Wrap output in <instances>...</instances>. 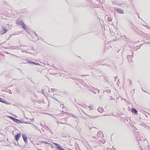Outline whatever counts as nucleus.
Listing matches in <instances>:
<instances>
[{"label":"nucleus","mask_w":150,"mask_h":150,"mask_svg":"<svg viewBox=\"0 0 150 150\" xmlns=\"http://www.w3.org/2000/svg\"><path fill=\"white\" fill-rule=\"evenodd\" d=\"M107 65V66H109V65Z\"/></svg>","instance_id":"obj_51"},{"label":"nucleus","mask_w":150,"mask_h":150,"mask_svg":"<svg viewBox=\"0 0 150 150\" xmlns=\"http://www.w3.org/2000/svg\"><path fill=\"white\" fill-rule=\"evenodd\" d=\"M35 65H40V64L39 63L35 62Z\"/></svg>","instance_id":"obj_27"},{"label":"nucleus","mask_w":150,"mask_h":150,"mask_svg":"<svg viewBox=\"0 0 150 150\" xmlns=\"http://www.w3.org/2000/svg\"><path fill=\"white\" fill-rule=\"evenodd\" d=\"M21 46H25V45H21Z\"/></svg>","instance_id":"obj_45"},{"label":"nucleus","mask_w":150,"mask_h":150,"mask_svg":"<svg viewBox=\"0 0 150 150\" xmlns=\"http://www.w3.org/2000/svg\"><path fill=\"white\" fill-rule=\"evenodd\" d=\"M10 93H12V92H11V90H9L8 91V92Z\"/></svg>","instance_id":"obj_36"},{"label":"nucleus","mask_w":150,"mask_h":150,"mask_svg":"<svg viewBox=\"0 0 150 150\" xmlns=\"http://www.w3.org/2000/svg\"><path fill=\"white\" fill-rule=\"evenodd\" d=\"M27 63H29V64H35V62H34L31 61H28V62Z\"/></svg>","instance_id":"obj_16"},{"label":"nucleus","mask_w":150,"mask_h":150,"mask_svg":"<svg viewBox=\"0 0 150 150\" xmlns=\"http://www.w3.org/2000/svg\"><path fill=\"white\" fill-rule=\"evenodd\" d=\"M37 72H40V73H42V71H38Z\"/></svg>","instance_id":"obj_39"},{"label":"nucleus","mask_w":150,"mask_h":150,"mask_svg":"<svg viewBox=\"0 0 150 150\" xmlns=\"http://www.w3.org/2000/svg\"><path fill=\"white\" fill-rule=\"evenodd\" d=\"M64 119L65 120V121H66V122L67 121V120L65 118H64Z\"/></svg>","instance_id":"obj_46"},{"label":"nucleus","mask_w":150,"mask_h":150,"mask_svg":"<svg viewBox=\"0 0 150 150\" xmlns=\"http://www.w3.org/2000/svg\"><path fill=\"white\" fill-rule=\"evenodd\" d=\"M82 107L85 108H87V106L86 105H83V106H82Z\"/></svg>","instance_id":"obj_31"},{"label":"nucleus","mask_w":150,"mask_h":150,"mask_svg":"<svg viewBox=\"0 0 150 150\" xmlns=\"http://www.w3.org/2000/svg\"><path fill=\"white\" fill-rule=\"evenodd\" d=\"M127 81H128L129 85H131L132 84V81L129 79H128Z\"/></svg>","instance_id":"obj_17"},{"label":"nucleus","mask_w":150,"mask_h":150,"mask_svg":"<svg viewBox=\"0 0 150 150\" xmlns=\"http://www.w3.org/2000/svg\"><path fill=\"white\" fill-rule=\"evenodd\" d=\"M8 117L11 119L13 120L14 122L18 123H22V122L20 120H18L16 118H15L9 116Z\"/></svg>","instance_id":"obj_2"},{"label":"nucleus","mask_w":150,"mask_h":150,"mask_svg":"<svg viewBox=\"0 0 150 150\" xmlns=\"http://www.w3.org/2000/svg\"><path fill=\"white\" fill-rule=\"evenodd\" d=\"M114 9L118 13H120V14H123L124 12L122 10L120 9L117 8H114Z\"/></svg>","instance_id":"obj_4"},{"label":"nucleus","mask_w":150,"mask_h":150,"mask_svg":"<svg viewBox=\"0 0 150 150\" xmlns=\"http://www.w3.org/2000/svg\"><path fill=\"white\" fill-rule=\"evenodd\" d=\"M16 23L18 25L21 26V27L25 29V30L28 27L27 26L25 25L24 22L20 19L16 21Z\"/></svg>","instance_id":"obj_1"},{"label":"nucleus","mask_w":150,"mask_h":150,"mask_svg":"<svg viewBox=\"0 0 150 150\" xmlns=\"http://www.w3.org/2000/svg\"><path fill=\"white\" fill-rule=\"evenodd\" d=\"M117 76H115L114 78V79L115 81L117 79Z\"/></svg>","instance_id":"obj_28"},{"label":"nucleus","mask_w":150,"mask_h":150,"mask_svg":"<svg viewBox=\"0 0 150 150\" xmlns=\"http://www.w3.org/2000/svg\"><path fill=\"white\" fill-rule=\"evenodd\" d=\"M104 115V116H105V115Z\"/></svg>","instance_id":"obj_52"},{"label":"nucleus","mask_w":150,"mask_h":150,"mask_svg":"<svg viewBox=\"0 0 150 150\" xmlns=\"http://www.w3.org/2000/svg\"><path fill=\"white\" fill-rule=\"evenodd\" d=\"M67 114L68 115H69L71 117H74L75 118H76V116L73 114H71V113H67Z\"/></svg>","instance_id":"obj_11"},{"label":"nucleus","mask_w":150,"mask_h":150,"mask_svg":"<svg viewBox=\"0 0 150 150\" xmlns=\"http://www.w3.org/2000/svg\"><path fill=\"white\" fill-rule=\"evenodd\" d=\"M97 110L99 112L101 113L103 112L104 110L103 108L99 107L97 109Z\"/></svg>","instance_id":"obj_10"},{"label":"nucleus","mask_w":150,"mask_h":150,"mask_svg":"<svg viewBox=\"0 0 150 150\" xmlns=\"http://www.w3.org/2000/svg\"><path fill=\"white\" fill-rule=\"evenodd\" d=\"M54 90L53 89L51 88L50 89V90H49L48 91L49 92H50L51 91L52 93V92H54Z\"/></svg>","instance_id":"obj_20"},{"label":"nucleus","mask_w":150,"mask_h":150,"mask_svg":"<svg viewBox=\"0 0 150 150\" xmlns=\"http://www.w3.org/2000/svg\"><path fill=\"white\" fill-rule=\"evenodd\" d=\"M53 144L56 147L57 149L59 150H64L63 148L61 147L60 146L56 143H53Z\"/></svg>","instance_id":"obj_3"},{"label":"nucleus","mask_w":150,"mask_h":150,"mask_svg":"<svg viewBox=\"0 0 150 150\" xmlns=\"http://www.w3.org/2000/svg\"><path fill=\"white\" fill-rule=\"evenodd\" d=\"M149 43H150V42H149Z\"/></svg>","instance_id":"obj_53"},{"label":"nucleus","mask_w":150,"mask_h":150,"mask_svg":"<svg viewBox=\"0 0 150 150\" xmlns=\"http://www.w3.org/2000/svg\"><path fill=\"white\" fill-rule=\"evenodd\" d=\"M59 122V123H60V124H66V123H65L62 122Z\"/></svg>","instance_id":"obj_24"},{"label":"nucleus","mask_w":150,"mask_h":150,"mask_svg":"<svg viewBox=\"0 0 150 150\" xmlns=\"http://www.w3.org/2000/svg\"><path fill=\"white\" fill-rule=\"evenodd\" d=\"M25 51V50H21V52H24Z\"/></svg>","instance_id":"obj_40"},{"label":"nucleus","mask_w":150,"mask_h":150,"mask_svg":"<svg viewBox=\"0 0 150 150\" xmlns=\"http://www.w3.org/2000/svg\"><path fill=\"white\" fill-rule=\"evenodd\" d=\"M107 19L109 21H111L112 20V18L111 17H107Z\"/></svg>","instance_id":"obj_15"},{"label":"nucleus","mask_w":150,"mask_h":150,"mask_svg":"<svg viewBox=\"0 0 150 150\" xmlns=\"http://www.w3.org/2000/svg\"><path fill=\"white\" fill-rule=\"evenodd\" d=\"M44 90L43 89H42V93L44 95H45L44 94Z\"/></svg>","instance_id":"obj_34"},{"label":"nucleus","mask_w":150,"mask_h":150,"mask_svg":"<svg viewBox=\"0 0 150 150\" xmlns=\"http://www.w3.org/2000/svg\"><path fill=\"white\" fill-rule=\"evenodd\" d=\"M35 36L36 37H37L38 39H39V38L38 37L39 36L36 33H35Z\"/></svg>","instance_id":"obj_29"},{"label":"nucleus","mask_w":150,"mask_h":150,"mask_svg":"<svg viewBox=\"0 0 150 150\" xmlns=\"http://www.w3.org/2000/svg\"><path fill=\"white\" fill-rule=\"evenodd\" d=\"M31 49L32 50H34V48L33 47H31Z\"/></svg>","instance_id":"obj_37"},{"label":"nucleus","mask_w":150,"mask_h":150,"mask_svg":"<svg viewBox=\"0 0 150 150\" xmlns=\"http://www.w3.org/2000/svg\"><path fill=\"white\" fill-rule=\"evenodd\" d=\"M38 103H45L44 102V100L43 99H41L40 100H38Z\"/></svg>","instance_id":"obj_14"},{"label":"nucleus","mask_w":150,"mask_h":150,"mask_svg":"<svg viewBox=\"0 0 150 150\" xmlns=\"http://www.w3.org/2000/svg\"><path fill=\"white\" fill-rule=\"evenodd\" d=\"M96 91H97L98 93H99L100 92V91L99 89H98V88H96Z\"/></svg>","instance_id":"obj_25"},{"label":"nucleus","mask_w":150,"mask_h":150,"mask_svg":"<svg viewBox=\"0 0 150 150\" xmlns=\"http://www.w3.org/2000/svg\"><path fill=\"white\" fill-rule=\"evenodd\" d=\"M110 100H113V99H113V98H110Z\"/></svg>","instance_id":"obj_43"},{"label":"nucleus","mask_w":150,"mask_h":150,"mask_svg":"<svg viewBox=\"0 0 150 150\" xmlns=\"http://www.w3.org/2000/svg\"><path fill=\"white\" fill-rule=\"evenodd\" d=\"M50 132H51V133H52V131H50Z\"/></svg>","instance_id":"obj_49"},{"label":"nucleus","mask_w":150,"mask_h":150,"mask_svg":"<svg viewBox=\"0 0 150 150\" xmlns=\"http://www.w3.org/2000/svg\"><path fill=\"white\" fill-rule=\"evenodd\" d=\"M123 37L125 38L126 39H127V37L125 35H123Z\"/></svg>","instance_id":"obj_32"},{"label":"nucleus","mask_w":150,"mask_h":150,"mask_svg":"<svg viewBox=\"0 0 150 150\" xmlns=\"http://www.w3.org/2000/svg\"><path fill=\"white\" fill-rule=\"evenodd\" d=\"M105 91L108 93H111V91L110 90L107 89Z\"/></svg>","instance_id":"obj_21"},{"label":"nucleus","mask_w":150,"mask_h":150,"mask_svg":"<svg viewBox=\"0 0 150 150\" xmlns=\"http://www.w3.org/2000/svg\"><path fill=\"white\" fill-rule=\"evenodd\" d=\"M87 76V75H83L82 76Z\"/></svg>","instance_id":"obj_47"},{"label":"nucleus","mask_w":150,"mask_h":150,"mask_svg":"<svg viewBox=\"0 0 150 150\" xmlns=\"http://www.w3.org/2000/svg\"><path fill=\"white\" fill-rule=\"evenodd\" d=\"M52 98H54V99H55V100H57V101H58V100L57 99H56L54 98H53V97H52Z\"/></svg>","instance_id":"obj_44"},{"label":"nucleus","mask_w":150,"mask_h":150,"mask_svg":"<svg viewBox=\"0 0 150 150\" xmlns=\"http://www.w3.org/2000/svg\"><path fill=\"white\" fill-rule=\"evenodd\" d=\"M2 30H4L5 31L4 32L3 34H4L6 32V31H8V30L6 29L5 27H2Z\"/></svg>","instance_id":"obj_13"},{"label":"nucleus","mask_w":150,"mask_h":150,"mask_svg":"<svg viewBox=\"0 0 150 150\" xmlns=\"http://www.w3.org/2000/svg\"><path fill=\"white\" fill-rule=\"evenodd\" d=\"M79 105H80L81 106H82H82H83V105H82V104H79Z\"/></svg>","instance_id":"obj_42"},{"label":"nucleus","mask_w":150,"mask_h":150,"mask_svg":"<svg viewBox=\"0 0 150 150\" xmlns=\"http://www.w3.org/2000/svg\"><path fill=\"white\" fill-rule=\"evenodd\" d=\"M86 115L88 117H89L90 118H92V119H94L95 118H96L98 117V116H90V115H88L87 114Z\"/></svg>","instance_id":"obj_9"},{"label":"nucleus","mask_w":150,"mask_h":150,"mask_svg":"<svg viewBox=\"0 0 150 150\" xmlns=\"http://www.w3.org/2000/svg\"><path fill=\"white\" fill-rule=\"evenodd\" d=\"M6 54H9V52H6Z\"/></svg>","instance_id":"obj_41"},{"label":"nucleus","mask_w":150,"mask_h":150,"mask_svg":"<svg viewBox=\"0 0 150 150\" xmlns=\"http://www.w3.org/2000/svg\"><path fill=\"white\" fill-rule=\"evenodd\" d=\"M76 150H81L79 147L76 148Z\"/></svg>","instance_id":"obj_30"},{"label":"nucleus","mask_w":150,"mask_h":150,"mask_svg":"<svg viewBox=\"0 0 150 150\" xmlns=\"http://www.w3.org/2000/svg\"><path fill=\"white\" fill-rule=\"evenodd\" d=\"M144 26H145V27H146L147 28H148V29H150V27L149 26H148V25H144Z\"/></svg>","instance_id":"obj_26"},{"label":"nucleus","mask_w":150,"mask_h":150,"mask_svg":"<svg viewBox=\"0 0 150 150\" xmlns=\"http://www.w3.org/2000/svg\"><path fill=\"white\" fill-rule=\"evenodd\" d=\"M3 100V99L1 98V99L0 100V101L1 102L3 103H6V104H8L7 103H6V101H4V100Z\"/></svg>","instance_id":"obj_19"},{"label":"nucleus","mask_w":150,"mask_h":150,"mask_svg":"<svg viewBox=\"0 0 150 150\" xmlns=\"http://www.w3.org/2000/svg\"><path fill=\"white\" fill-rule=\"evenodd\" d=\"M80 110L84 114H85L86 115L87 114V113H85L84 111L81 108H80Z\"/></svg>","instance_id":"obj_22"},{"label":"nucleus","mask_w":150,"mask_h":150,"mask_svg":"<svg viewBox=\"0 0 150 150\" xmlns=\"http://www.w3.org/2000/svg\"><path fill=\"white\" fill-rule=\"evenodd\" d=\"M22 123H23L27 124H32L31 123H30L28 122L23 121V122H22Z\"/></svg>","instance_id":"obj_18"},{"label":"nucleus","mask_w":150,"mask_h":150,"mask_svg":"<svg viewBox=\"0 0 150 150\" xmlns=\"http://www.w3.org/2000/svg\"><path fill=\"white\" fill-rule=\"evenodd\" d=\"M136 14L138 16V17L139 18H140V17H139V13H138V12H137L136 13Z\"/></svg>","instance_id":"obj_23"},{"label":"nucleus","mask_w":150,"mask_h":150,"mask_svg":"<svg viewBox=\"0 0 150 150\" xmlns=\"http://www.w3.org/2000/svg\"><path fill=\"white\" fill-rule=\"evenodd\" d=\"M97 135L98 137L102 138L103 137V135L102 132H101L100 131H99L97 133Z\"/></svg>","instance_id":"obj_8"},{"label":"nucleus","mask_w":150,"mask_h":150,"mask_svg":"<svg viewBox=\"0 0 150 150\" xmlns=\"http://www.w3.org/2000/svg\"><path fill=\"white\" fill-rule=\"evenodd\" d=\"M22 137L25 142L26 143L28 141L26 135L25 134H22Z\"/></svg>","instance_id":"obj_6"},{"label":"nucleus","mask_w":150,"mask_h":150,"mask_svg":"<svg viewBox=\"0 0 150 150\" xmlns=\"http://www.w3.org/2000/svg\"><path fill=\"white\" fill-rule=\"evenodd\" d=\"M21 134L20 133H18V134H16L15 136V139L16 141H18L20 137H21Z\"/></svg>","instance_id":"obj_7"},{"label":"nucleus","mask_w":150,"mask_h":150,"mask_svg":"<svg viewBox=\"0 0 150 150\" xmlns=\"http://www.w3.org/2000/svg\"><path fill=\"white\" fill-rule=\"evenodd\" d=\"M42 142L43 143H45V144H48L47 142H46L42 141Z\"/></svg>","instance_id":"obj_33"},{"label":"nucleus","mask_w":150,"mask_h":150,"mask_svg":"<svg viewBox=\"0 0 150 150\" xmlns=\"http://www.w3.org/2000/svg\"><path fill=\"white\" fill-rule=\"evenodd\" d=\"M141 148L142 150H143V149L141 147Z\"/></svg>","instance_id":"obj_48"},{"label":"nucleus","mask_w":150,"mask_h":150,"mask_svg":"<svg viewBox=\"0 0 150 150\" xmlns=\"http://www.w3.org/2000/svg\"><path fill=\"white\" fill-rule=\"evenodd\" d=\"M132 111L133 112H134L135 114L137 113V110H136V109H135V108H132Z\"/></svg>","instance_id":"obj_12"},{"label":"nucleus","mask_w":150,"mask_h":150,"mask_svg":"<svg viewBox=\"0 0 150 150\" xmlns=\"http://www.w3.org/2000/svg\"><path fill=\"white\" fill-rule=\"evenodd\" d=\"M89 89L93 93L95 94H96V92L95 91H96V88L92 86V87L90 88Z\"/></svg>","instance_id":"obj_5"},{"label":"nucleus","mask_w":150,"mask_h":150,"mask_svg":"<svg viewBox=\"0 0 150 150\" xmlns=\"http://www.w3.org/2000/svg\"><path fill=\"white\" fill-rule=\"evenodd\" d=\"M53 146V145L52 144V146H51V147H53V146Z\"/></svg>","instance_id":"obj_50"},{"label":"nucleus","mask_w":150,"mask_h":150,"mask_svg":"<svg viewBox=\"0 0 150 150\" xmlns=\"http://www.w3.org/2000/svg\"><path fill=\"white\" fill-rule=\"evenodd\" d=\"M32 124L33 125V126H34V127H35V128H37V127L35 125H34V124Z\"/></svg>","instance_id":"obj_35"},{"label":"nucleus","mask_w":150,"mask_h":150,"mask_svg":"<svg viewBox=\"0 0 150 150\" xmlns=\"http://www.w3.org/2000/svg\"><path fill=\"white\" fill-rule=\"evenodd\" d=\"M88 107H89V108H90V110H92V109L90 108H91V106L89 105V106H88Z\"/></svg>","instance_id":"obj_38"}]
</instances>
